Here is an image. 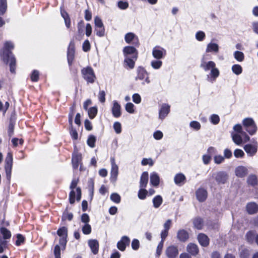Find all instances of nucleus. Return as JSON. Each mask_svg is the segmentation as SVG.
<instances>
[{"mask_svg":"<svg viewBox=\"0 0 258 258\" xmlns=\"http://www.w3.org/2000/svg\"><path fill=\"white\" fill-rule=\"evenodd\" d=\"M154 161L152 159L149 158H143L141 161V164L143 166H146L147 165H149L150 166H152L154 165Z\"/></svg>","mask_w":258,"mask_h":258,"instance_id":"48","label":"nucleus"},{"mask_svg":"<svg viewBox=\"0 0 258 258\" xmlns=\"http://www.w3.org/2000/svg\"><path fill=\"white\" fill-rule=\"evenodd\" d=\"M95 31L96 32V35L99 37H102L105 34V29L104 27L101 28H95Z\"/></svg>","mask_w":258,"mask_h":258,"instance_id":"56","label":"nucleus"},{"mask_svg":"<svg viewBox=\"0 0 258 258\" xmlns=\"http://www.w3.org/2000/svg\"><path fill=\"white\" fill-rule=\"evenodd\" d=\"M166 53V49L158 45L155 46L152 52L153 56L156 59H161L164 58Z\"/></svg>","mask_w":258,"mask_h":258,"instance_id":"7","label":"nucleus"},{"mask_svg":"<svg viewBox=\"0 0 258 258\" xmlns=\"http://www.w3.org/2000/svg\"><path fill=\"white\" fill-rule=\"evenodd\" d=\"M137 75L136 77V80H140L144 81L142 82L143 85L146 84H149L150 83V80L148 76V73L146 70L142 67H139L137 69Z\"/></svg>","mask_w":258,"mask_h":258,"instance_id":"5","label":"nucleus"},{"mask_svg":"<svg viewBox=\"0 0 258 258\" xmlns=\"http://www.w3.org/2000/svg\"><path fill=\"white\" fill-rule=\"evenodd\" d=\"M136 60L130 56H126L124 60V67L126 69H133L135 67Z\"/></svg>","mask_w":258,"mask_h":258,"instance_id":"23","label":"nucleus"},{"mask_svg":"<svg viewBox=\"0 0 258 258\" xmlns=\"http://www.w3.org/2000/svg\"><path fill=\"white\" fill-rule=\"evenodd\" d=\"M212 177L219 185L226 183L229 178L228 174L223 171L214 173Z\"/></svg>","mask_w":258,"mask_h":258,"instance_id":"4","label":"nucleus"},{"mask_svg":"<svg viewBox=\"0 0 258 258\" xmlns=\"http://www.w3.org/2000/svg\"><path fill=\"white\" fill-rule=\"evenodd\" d=\"M166 254L168 258H175L178 253L176 246H170L166 250Z\"/></svg>","mask_w":258,"mask_h":258,"instance_id":"14","label":"nucleus"},{"mask_svg":"<svg viewBox=\"0 0 258 258\" xmlns=\"http://www.w3.org/2000/svg\"><path fill=\"white\" fill-rule=\"evenodd\" d=\"M88 110V115L91 119L94 118L97 113V108L96 107H92Z\"/></svg>","mask_w":258,"mask_h":258,"instance_id":"42","label":"nucleus"},{"mask_svg":"<svg viewBox=\"0 0 258 258\" xmlns=\"http://www.w3.org/2000/svg\"><path fill=\"white\" fill-rule=\"evenodd\" d=\"M125 108L127 112L130 113L134 112V105L132 103H127L126 104Z\"/></svg>","mask_w":258,"mask_h":258,"instance_id":"60","label":"nucleus"},{"mask_svg":"<svg viewBox=\"0 0 258 258\" xmlns=\"http://www.w3.org/2000/svg\"><path fill=\"white\" fill-rule=\"evenodd\" d=\"M187 251L191 255H196L199 252V248L197 245L190 243L187 246Z\"/></svg>","mask_w":258,"mask_h":258,"instance_id":"30","label":"nucleus"},{"mask_svg":"<svg viewBox=\"0 0 258 258\" xmlns=\"http://www.w3.org/2000/svg\"><path fill=\"white\" fill-rule=\"evenodd\" d=\"M196 196L200 202H203L207 198V191L203 188H199L196 191Z\"/></svg>","mask_w":258,"mask_h":258,"instance_id":"20","label":"nucleus"},{"mask_svg":"<svg viewBox=\"0 0 258 258\" xmlns=\"http://www.w3.org/2000/svg\"><path fill=\"white\" fill-rule=\"evenodd\" d=\"M194 224L195 227L198 229H201L203 226V221L201 218H196L194 221Z\"/></svg>","mask_w":258,"mask_h":258,"instance_id":"52","label":"nucleus"},{"mask_svg":"<svg viewBox=\"0 0 258 258\" xmlns=\"http://www.w3.org/2000/svg\"><path fill=\"white\" fill-rule=\"evenodd\" d=\"M147 194L148 191L145 188H140L138 192V198L141 200H144L146 199Z\"/></svg>","mask_w":258,"mask_h":258,"instance_id":"46","label":"nucleus"},{"mask_svg":"<svg viewBox=\"0 0 258 258\" xmlns=\"http://www.w3.org/2000/svg\"><path fill=\"white\" fill-rule=\"evenodd\" d=\"M7 9V0H0V15H3Z\"/></svg>","mask_w":258,"mask_h":258,"instance_id":"39","label":"nucleus"},{"mask_svg":"<svg viewBox=\"0 0 258 258\" xmlns=\"http://www.w3.org/2000/svg\"><path fill=\"white\" fill-rule=\"evenodd\" d=\"M121 107L116 101H113V106L112 107V113L114 117H119L121 115Z\"/></svg>","mask_w":258,"mask_h":258,"instance_id":"19","label":"nucleus"},{"mask_svg":"<svg viewBox=\"0 0 258 258\" xmlns=\"http://www.w3.org/2000/svg\"><path fill=\"white\" fill-rule=\"evenodd\" d=\"M232 72L236 75H239L242 72V68L240 64H235L232 66Z\"/></svg>","mask_w":258,"mask_h":258,"instance_id":"36","label":"nucleus"},{"mask_svg":"<svg viewBox=\"0 0 258 258\" xmlns=\"http://www.w3.org/2000/svg\"><path fill=\"white\" fill-rule=\"evenodd\" d=\"M113 128L116 134H120L121 132V124L119 122H115L113 124Z\"/></svg>","mask_w":258,"mask_h":258,"instance_id":"62","label":"nucleus"},{"mask_svg":"<svg viewBox=\"0 0 258 258\" xmlns=\"http://www.w3.org/2000/svg\"><path fill=\"white\" fill-rule=\"evenodd\" d=\"M210 120L213 124H217L220 121V118L217 114H213L210 116Z\"/></svg>","mask_w":258,"mask_h":258,"instance_id":"51","label":"nucleus"},{"mask_svg":"<svg viewBox=\"0 0 258 258\" xmlns=\"http://www.w3.org/2000/svg\"><path fill=\"white\" fill-rule=\"evenodd\" d=\"M246 209L248 213L253 214L258 211V206L254 203H250L247 205Z\"/></svg>","mask_w":258,"mask_h":258,"instance_id":"32","label":"nucleus"},{"mask_svg":"<svg viewBox=\"0 0 258 258\" xmlns=\"http://www.w3.org/2000/svg\"><path fill=\"white\" fill-rule=\"evenodd\" d=\"M39 74L36 70H34L31 76V79L33 82H37L39 79Z\"/></svg>","mask_w":258,"mask_h":258,"instance_id":"59","label":"nucleus"},{"mask_svg":"<svg viewBox=\"0 0 258 258\" xmlns=\"http://www.w3.org/2000/svg\"><path fill=\"white\" fill-rule=\"evenodd\" d=\"M224 157L221 155H216L214 158V161L215 164H219L224 161Z\"/></svg>","mask_w":258,"mask_h":258,"instance_id":"57","label":"nucleus"},{"mask_svg":"<svg viewBox=\"0 0 258 258\" xmlns=\"http://www.w3.org/2000/svg\"><path fill=\"white\" fill-rule=\"evenodd\" d=\"M94 23L95 28H101L104 27V25L102 23V21L99 17L96 16L95 17Z\"/></svg>","mask_w":258,"mask_h":258,"instance_id":"54","label":"nucleus"},{"mask_svg":"<svg viewBox=\"0 0 258 258\" xmlns=\"http://www.w3.org/2000/svg\"><path fill=\"white\" fill-rule=\"evenodd\" d=\"M163 62L161 60V59H154L152 60L151 61V66L155 70H159L160 69L162 66Z\"/></svg>","mask_w":258,"mask_h":258,"instance_id":"35","label":"nucleus"},{"mask_svg":"<svg viewBox=\"0 0 258 258\" xmlns=\"http://www.w3.org/2000/svg\"><path fill=\"white\" fill-rule=\"evenodd\" d=\"M185 176L182 173L177 174L174 177V182L176 184L181 185L185 181Z\"/></svg>","mask_w":258,"mask_h":258,"instance_id":"31","label":"nucleus"},{"mask_svg":"<svg viewBox=\"0 0 258 258\" xmlns=\"http://www.w3.org/2000/svg\"><path fill=\"white\" fill-rule=\"evenodd\" d=\"M195 37L198 41H202L205 39L206 35L203 31H199L196 33Z\"/></svg>","mask_w":258,"mask_h":258,"instance_id":"47","label":"nucleus"},{"mask_svg":"<svg viewBox=\"0 0 258 258\" xmlns=\"http://www.w3.org/2000/svg\"><path fill=\"white\" fill-rule=\"evenodd\" d=\"M111 169L110 171V180L112 182H115L118 174V167L115 163L114 158L110 159Z\"/></svg>","mask_w":258,"mask_h":258,"instance_id":"8","label":"nucleus"},{"mask_svg":"<svg viewBox=\"0 0 258 258\" xmlns=\"http://www.w3.org/2000/svg\"><path fill=\"white\" fill-rule=\"evenodd\" d=\"M13 166V155L10 152L8 153L5 160V169L7 179L10 181L11 177V172Z\"/></svg>","mask_w":258,"mask_h":258,"instance_id":"6","label":"nucleus"},{"mask_svg":"<svg viewBox=\"0 0 258 258\" xmlns=\"http://www.w3.org/2000/svg\"><path fill=\"white\" fill-rule=\"evenodd\" d=\"M256 235L252 231H248L246 234V239L250 243H253L255 241V237Z\"/></svg>","mask_w":258,"mask_h":258,"instance_id":"37","label":"nucleus"},{"mask_svg":"<svg viewBox=\"0 0 258 258\" xmlns=\"http://www.w3.org/2000/svg\"><path fill=\"white\" fill-rule=\"evenodd\" d=\"M235 175L238 177H243L247 174V169L244 166H238L235 170Z\"/></svg>","mask_w":258,"mask_h":258,"instance_id":"27","label":"nucleus"},{"mask_svg":"<svg viewBox=\"0 0 258 258\" xmlns=\"http://www.w3.org/2000/svg\"><path fill=\"white\" fill-rule=\"evenodd\" d=\"M200 67L206 72L210 71L207 78V81L210 83H214L220 75L219 71L216 67V63L213 61H206L202 60Z\"/></svg>","mask_w":258,"mask_h":258,"instance_id":"2","label":"nucleus"},{"mask_svg":"<svg viewBox=\"0 0 258 258\" xmlns=\"http://www.w3.org/2000/svg\"><path fill=\"white\" fill-rule=\"evenodd\" d=\"M234 155L236 158H242L244 155L243 151L239 149H237L234 151Z\"/></svg>","mask_w":258,"mask_h":258,"instance_id":"58","label":"nucleus"},{"mask_svg":"<svg viewBox=\"0 0 258 258\" xmlns=\"http://www.w3.org/2000/svg\"><path fill=\"white\" fill-rule=\"evenodd\" d=\"M78 183V180L76 179H74L71 183V184L70 185V188L72 189L71 191L70 194V203L72 204H74L75 202V196H76V192L74 190V189L76 187Z\"/></svg>","mask_w":258,"mask_h":258,"instance_id":"15","label":"nucleus"},{"mask_svg":"<svg viewBox=\"0 0 258 258\" xmlns=\"http://www.w3.org/2000/svg\"><path fill=\"white\" fill-rule=\"evenodd\" d=\"M232 140L237 145H240L244 142V136H241L240 134L232 133L231 134Z\"/></svg>","mask_w":258,"mask_h":258,"instance_id":"26","label":"nucleus"},{"mask_svg":"<svg viewBox=\"0 0 258 258\" xmlns=\"http://www.w3.org/2000/svg\"><path fill=\"white\" fill-rule=\"evenodd\" d=\"M149 174L148 172H143L141 175L140 180V187L145 188L148 182Z\"/></svg>","mask_w":258,"mask_h":258,"instance_id":"24","label":"nucleus"},{"mask_svg":"<svg viewBox=\"0 0 258 258\" xmlns=\"http://www.w3.org/2000/svg\"><path fill=\"white\" fill-rule=\"evenodd\" d=\"M75 53V45L74 43L71 41L68 47V61L70 65L71 64L73 60Z\"/></svg>","mask_w":258,"mask_h":258,"instance_id":"18","label":"nucleus"},{"mask_svg":"<svg viewBox=\"0 0 258 258\" xmlns=\"http://www.w3.org/2000/svg\"><path fill=\"white\" fill-rule=\"evenodd\" d=\"M123 53L124 56H129L132 55V57L135 60H137L138 57V52L137 49L133 46H126L123 48Z\"/></svg>","mask_w":258,"mask_h":258,"instance_id":"11","label":"nucleus"},{"mask_svg":"<svg viewBox=\"0 0 258 258\" xmlns=\"http://www.w3.org/2000/svg\"><path fill=\"white\" fill-rule=\"evenodd\" d=\"M247 182L248 185L254 186L257 184V179L255 175L251 174L248 176L247 179Z\"/></svg>","mask_w":258,"mask_h":258,"instance_id":"34","label":"nucleus"},{"mask_svg":"<svg viewBox=\"0 0 258 258\" xmlns=\"http://www.w3.org/2000/svg\"><path fill=\"white\" fill-rule=\"evenodd\" d=\"M189 126L196 131L199 130L201 127V124L197 121H191L189 123Z\"/></svg>","mask_w":258,"mask_h":258,"instance_id":"55","label":"nucleus"},{"mask_svg":"<svg viewBox=\"0 0 258 258\" xmlns=\"http://www.w3.org/2000/svg\"><path fill=\"white\" fill-rule=\"evenodd\" d=\"M198 241L203 246H207L209 245V240L207 235L204 234H199L198 237Z\"/></svg>","mask_w":258,"mask_h":258,"instance_id":"29","label":"nucleus"},{"mask_svg":"<svg viewBox=\"0 0 258 258\" xmlns=\"http://www.w3.org/2000/svg\"><path fill=\"white\" fill-rule=\"evenodd\" d=\"M150 181L151 184L154 186L157 187L159 185L160 177L156 172H153L150 174Z\"/></svg>","mask_w":258,"mask_h":258,"instance_id":"25","label":"nucleus"},{"mask_svg":"<svg viewBox=\"0 0 258 258\" xmlns=\"http://www.w3.org/2000/svg\"><path fill=\"white\" fill-rule=\"evenodd\" d=\"M258 148L257 143L255 142L253 144H246L244 147V150L249 156H253L257 152Z\"/></svg>","mask_w":258,"mask_h":258,"instance_id":"10","label":"nucleus"},{"mask_svg":"<svg viewBox=\"0 0 258 258\" xmlns=\"http://www.w3.org/2000/svg\"><path fill=\"white\" fill-rule=\"evenodd\" d=\"M233 130L236 132V133L240 134L241 136H244V142H246L249 140V137L246 133L242 131V126L239 124H235L233 126Z\"/></svg>","mask_w":258,"mask_h":258,"instance_id":"22","label":"nucleus"},{"mask_svg":"<svg viewBox=\"0 0 258 258\" xmlns=\"http://www.w3.org/2000/svg\"><path fill=\"white\" fill-rule=\"evenodd\" d=\"M67 228L62 227L58 229L57 233L60 237H67Z\"/></svg>","mask_w":258,"mask_h":258,"instance_id":"45","label":"nucleus"},{"mask_svg":"<svg viewBox=\"0 0 258 258\" xmlns=\"http://www.w3.org/2000/svg\"><path fill=\"white\" fill-rule=\"evenodd\" d=\"M130 239L128 237L123 236L121 237L120 241L117 243V248L121 251H124L125 249L126 245H129Z\"/></svg>","mask_w":258,"mask_h":258,"instance_id":"13","label":"nucleus"},{"mask_svg":"<svg viewBox=\"0 0 258 258\" xmlns=\"http://www.w3.org/2000/svg\"><path fill=\"white\" fill-rule=\"evenodd\" d=\"M219 47L218 44L211 42L207 44L206 52L216 53L219 51Z\"/></svg>","mask_w":258,"mask_h":258,"instance_id":"21","label":"nucleus"},{"mask_svg":"<svg viewBox=\"0 0 258 258\" xmlns=\"http://www.w3.org/2000/svg\"><path fill=\"white\" fill-rule=\"evenodd\" d=\"M125 41L128 44H132L135 46H138L140 44L138 36L134 33L129 32L125 35Z\"/></svg>","mask_w":258,"mask_h":258,"instance_id":"9","label":"nucleus"},{"mask_svg":"<svg viewBox=\"0 0 258 258\" xmlns=\"http://www.w3.org/2000/svg\"><path fill=\"white\" fill-rule=\"evenodd\" d=\"M163 243L164 242H163V240H161L157 246L156 249V256L158 257H159L161 253L162 248L163 247Z\"/></svg>","mask_w":258,"mask_h":258,"instance_id":"61","label":"nucleus"},{"mask_svg":"<svg viewBox=\"0 0 258 258\" xmlns=\"http://www.w3.org/2000/svg\"><path fill=\"white\" fill-rule=\"evenodd\" d=\"M17 239L16 241V244L18 246L20 245L24 242L25 238L21 234H18L17 236Z\"/></svg>","mask_w":258,"mask_h":258,"instance_id":"64","label":"nucleus"},{"mask_svg":"<svg viewBox=\"0 0 258 258\" xmlns=\"http://www.w3.org/2000/svg\"><path fill=\"white\" fill-rule=\"evenodd\" d=\"M110 200L116 204H118L120 202L121 198L120 196L117 193H112L110 195Z\"/></svg>","mask_w":258,"mask_h":258,"instance_id":"43","label":"nucleus"},{"mask_svg":"<svg viewBox=\"0 0 258 258\" xmlns=\"http://www.w3.org/2000/svg\"><path fill=\"white\" fill-rule=\"evenodd\" d=\"M82 160V155L78 153H74L72 156V162L74 169L78 168Z\"/></svg>","mask_w":258,"mask_h":258,"instance_id":"17","label":"nucleus"},{"mask_svg":"<svg viewBox=\"0 0 258 258\" xmlns=\"http://www.w3.org/2000/svg\"><path fill=\"white\" fill-rule=\"evenodd\" d=\"M83 78L89 83H93L96 79V76L93 69L90 67L84 68L81 70Z\"/></svg>","mask_w":258,"mask_h":258,"instance_id":"3","label":"nucleus"},{"mask_svg":"<svg viewBox=\"0 0 258 258\" xmlns=\"http://www.w3.org/2000/svg\"><path fill=\"white\" fill-rule=\"evenodd\" d=\"M163 199L161 196H155L153 199V206L155 208H158L162 204Z\"/></svg>","mask_w":258,"mask_h":258,"instance_id":"33","label":"nucleus"},{"mask_svg":"<svg viewBox=\"0 0 258 258\" xmlns=\"http://www.w3.org/2000/svg\"><path fill=\"white\" fill-rule=\"evenodd\" d=\"M14 48L13 44L10 41L6 42L4 47L0 50V56L4 61L9 63L10 72L12 73L15 72L16 60L10 50Z\"/></svg>","mask_w":258,"mask_h":258,"instance_id":"1","label":"nucleus"},{"mask_svg":"<svg viewBox=\"0 0 258 258\" xmlns=\"http://www.w3.org/2000/svg\"><path fill=\"white\" fill-rule=\"evenodd\" d=\"M1 234L5 239H9L11 236V232L6 228H2L0 230Z\"/></svg>","mask_w":258,"mask_h":258,"instance_id":"38","label":"nucleus"},{"mask_svg":"<svg viewBox=\"0 0 258 258\" xmlns=\"http://www.w3.org/2000/svg\"><path fill=\"white\" fill-rule=\"evenodd\" d=\"M177 237L179 240L184 242L188 239V233L186 230L180 229L177 232Z\"/></svg>","mask_w":258,"mask_h":258,"instance_id":"28","label":"nucleus"},{"mask_svg":"<svg viewBox=\"0 0 258 258\" xmlns=\"http://www.w3.org/2000/svg\"><path fill=\"white\" fill-rule=\"evenodd\" d=\"M96 137L93 135H90L88 137L87 143V145L91 148H94L95 146Z\"/></svg>","mask_w":258,"mask_h":258,"instance_id":"41","label":"nucleus"},{"mask_svg":"<svg viewBox=\"0 0 258 258\" xmlns=\"http://www.w3.org/2000/svg\"><path fill=\"white\" fill-rule=\"evenodd\" d=\"M128 6V3L126 1H120L117 3L118 7L121 10H126Z\"/></svg>","mask_w":258,"mask_h":258,"instance_id":"49","label":"nucleus"},{"mask_svg":"<svg viewBox=\"0 0 258 258\" xmlns=\"http://www.w3.org/2000/svg\"><path fill=\"white\" fill-rule=\"evenodd\" d=\"M163 136L162 132L160 131H157L153 134V137L155 140H161Z\"/></svg>","mask_w":258,"mask_h":258,"instance_id":"63","label":"nucleus"},{"mask_svg":"<svg viewBox=\"0 0 258 258\" xmlns=\"http://www.w3.org/2000/svg\"><path fill=\"white\" fill-rule=\"evenodd\" d=\"M82 231L84 234H89L91 232V227L88 223L85 224L82 227Z\"/></svg>","mask_w":258,"mask_h":258,"instance_id":"53","label":"nucleus"},{"mask_svg":"<svg viewBox=\"0 0 258 258\" xmlns=\"http://www.w3.org/2000/svg\"><path fill=\"white\" fill-rule=\"evenodd\" d=\"M170 106L168 104L163 103L159 111V118L163 119L169 113Z\"/></svg>","mask_w":258,"mask_h":258,"instance_id":"12","label":"nucleus"},{"mask_svg":"<svg viewBox=\"0 0 258 258\" xmlns=\"http://www.w3.org/2000/svg\"><path fill=\"white\" fill-rule=\"evenodd\" d=\"M233 55L235 59L239 62L242 61L244 59V53L241 51H236L234 52Z\"/></svg>","mask_w":258,"mask_h":258,"instance_id":"40","label":"nucleus"},{"mask_svg":"<svg viewBox=\"0 0 258 258\" xmlns=\"http://www.w3.org/2000/svg\"><path fill=\"white\" fill-rule=\"evenodd\" d=\"M242 122L245 129L253 124H255L253 119L251 118H246L243 120Z\"/></svg>","mask_w":258,"mask_h":258,"instance_id":"44","label":"nucleus"},{"mask_svg":"<svg viewBox=\"0 0 258 258\" xmlns=\"http://www.w3.org/2000/svg\"><path fill=\"white\" fill-rule=\"evenodd\" d=\"M88 243L92 253L94 254H97L99 250L98 241L96 239H90L88 240Z\"/></svg>","mask_w":258,"mask_h":258,"instance_id":"16","label":"nucleus"},{"mask_svg":"<svg viewBox=\"0 0 258 258\" xmlns=\"http://www.w3.org/2000/svg\"><path fill=\"white\" fill-rule=\"evenodd\" d=\"M247 132L251 135H253L255 134L257 131V126L255 124H253L251 126H249L246 128Z\"/></svg>","mask_w":258,"mask_h":258,"instance_id":"50","label":"nucleus"}]
</instances>
